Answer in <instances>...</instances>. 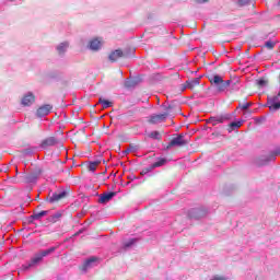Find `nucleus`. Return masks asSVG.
Listing matches in <instances>:
<instances>
[{"instance_id":"1","label":"nucleus","mask_w":280,"mask_h":280,"mask_svg":"<svg viewBox=\"0 0 280 280\" xmlns=\"http://www.w3.org/2000/svg\"><path fill=\"white\" fill-rule=\"evenodd\" d=\"M51 253H56V247H50L48 249H43L33 255L31 260L24 265H22V270H30L31 268H36L39 264H43V259L51 255Z\"/></svg>"},{"instance_id":"2","label":"nucleus","mask_w":280,"mask_h":280,"mask_svg":"<svg viewBox=\"0 0 280 280\" xmlns=\"http://www.w3.org/2000/svg\"><path fill=\"white\" fill-rule=\"evenodd\" d=\"M135 55V48H126L125 50L116 49L108 55L109 62H117L119 58H131Z\"/></svg>"},{"instance_id":"3","label":"nucleus","mask_w":280,"mask_h":280,"mask_svg":"<svg viewBox=\"0 0 280 280\" xmlns=\"http://www.w3.org/2000/svg\"><path fill=\"white\" fill-rule=\"evenodd\" d=\"M211 84H213L219 93H224L229 86H231V80L224 81L219 74H214L210 78Z\"/></svg>"},{"instance_id":"4","label":"nucleus","mask_w":280,"mask_h":280,"mask_svg":"<svg viewBox=\"0 0 280 280\" xmlns=\"http://www.w3.org/2000/svg\"><path fill=\"white\" fill-rule=\"evenodd\" d=\"M279 154H280V147H277L273 151L269 152L268 155H262L258 158L256 163L259 167H264V165H268V163H272V161H276Z\"/></svg>"},{"instance_id":"5","label":"nucleus","mask_w":280,"mask_h":280,"mask_svg":"<svg viewBox=\"0 0 280 280\" xmlns=\"http://www.w3.org/2000/svg\"><path fill=\"white\" fill-rule=\"evenodd\" d=\"M209 211L205 208H192L188 211L187 218L188 220H200L202 218H207Z\"/></svg>"},{"instance_id":"6","label":"nucleus","mask_w":280,"mask_h":280,"mask_svg":"<svg viewBox=\"0 0 280 280\" xmlns=\"http://www.w3.org/2000/svg\"><path fill=\"white\" fill-rule=\"evenodd\" d=\"M189 141L185 140V133H179L171 140L165 150H170L171 148H183V145H187Z\"/></svg>"},{"instance_id":"7","label":"nucleus","mask_w":280,"mask_h":280,"mask_svg":"<svg viewBox=\"0 0 280 280\" xmlns=\"http://www.w3.org/2000/svg\"><path fill=\"white\" fill-rule=\"evenodd\" d=\"M165 163H167V159L161 158L158 162L143 168L140 174H141V176H145V175L150 174V172H152V170H156V167H163V165H165Z\"/></svg>"},{"instance_id":"8","label":"nucleus","mask_w":280,"mask_h":280,"mask_svg":"<svg viewBox=\"0 0 280 280\" xmlns=\"http://www.w3.org/2000/svg\"><path fill=\"white\" fill-rule=\"evenodd\" d=\"M280 95H276L272 97H269L267 100V106L271 113H277V110H280V101H279Z\"/></svg>"},{"instance_id":"9","label":"nucleus","mask_w":280,"mask_h":280,"mask_svg":"<svg viewBox=\"0 0 280 280\" xmlns=\"http://www.w3.org/2000/svg\"><path fill=\"white\" fill-rule=\"evenodd\" d=\"M230 119H232L231 114H225L223 116H213L207 120V124H211L212 126H218V124H224V121H229Z\"/></svg>"},{"instance_id":"10","label":"nucleus","mask_w":280,"mask_h":280,"mask_svg":"<svg viewBox=\"0 0 280 280\" xmlns=\"http://www.w3.org/2000/svg\"><path fill=\"white\" fill-rule=\"evenodd\" d=\"M40 174H43V168H37L33 173L25 175L24 180L28 185H32L38 180V178L40 177Z\"/></svg>"},{"instance_id":"11","label":"nucleus","mask_w":280,"mask_h":280,"mask_svg":"<svg viewBox=\"0 0 280 280\" xmlns=\"http://www.w3.org/2000/svg\"><path fill=\"white\" fill-rule=\"evenodd\" d=\"M62 198H67V190L56 191L52 194H49L48 202L54 205V202H58L62 200Z\"/></svg>"},{"instance_id":"12","label":"nucleus","mask_w":280,"mask_h":280,"mask_svg":"<svg viewBox=\"0 0 280 280\" xmlns=\"http://www.w3.org/2000/svg\"><path fill=\"white\" fill-rule=\"evenodd\" d=\"M52 109H54V106H51L50 104H45L36 110V117H39V118L47 117V115H49Z\"/></svg>"},{"instance_id":"13","label":"nucleus","mask_w":280,"mask_h":280,"mask_svg":"<svg viewBox=\"0 0 280 280\" xmlns=\"http://www.w3.org/2000/svg\"><path fill=\"white\" fill-rule=\"evenodd\" d=\"M52 145H58V138L48 137L44 139L39 144V148H42V150H47V148H52Z\"/></svg>"},{"instance_id":"14","label":"nucleus","mask_w":280,"mask_h":280,"mask_svg":"<svg viewBox=\"0 0 280 280\" xmlns=\"http://www.w3.org/2000/svg\"><path fill=\"white\" fill-rule=\"evenodd\" d=\"M167 119V113L153 114L150 116L149 124H163Z\"/></svg>"},{"instance_id":"15","label":"nucleus","mask_w":280,"mask_h":280,"mask_svg":"<svg viewBox=\"0 0 280 280\" xmlns=\"http://www.w3.org/2000/svg\"><path fill=\"white\" fill-rule=\"evenodd\" d=\"M116 196H117V192L115 191L104 192L100 196L98 202L101 205H106V202H110V200H113L114 197Z\"/></svg>"},{"instance_id":"16","label":"nucleus","mask_w":280,"mask_h":280,"mask_svg":"<svg viewBox=\"0 0 280 280\" xmlns=\"http://www.w3.org/2000/svg\"><path fill=\"white\" fill-rule=\"evenodd\" d=\"M34 102H36V96H34V93L28 92L23 96L21 104L22 106H32Z\"/></svg>"},{"instance_id":"17","label":"nucleus","mask_w":280,"mask_h":280,"mask_svg":"<svg viewBox=\"0 0 280 280\" xmlns=\"http://www.w3.org/2000/svg\"><path fill=\"white\" fill-rule=\"evenodd\" d=\"M88 47L91 51H100L102 49V40L98 38L91 39Z\"/></svg>"},{"instance_id":"18","label":"nucleus","mask_w":280,"mask_h":280,"mask_svg":"<svg viewBox=\"0 0 280 280\" xmlns=\"http://www.w3.org/2000/svg\"><path fill=\"white\" fill-rule=\"evenodd\" d=\"M67 49H69V42H62L56 46V51L58 56H65L67 54Z\"/></svg>"},{"instance_id":"19","label":"nucleus","mask_w":280,"mask_h":280,"mask_svg":"<svg viewBox=\"0 0 280 280\" xmlns=\"http://www.w3.org/2000/svg\"><path fill=\"white\" fill-rule=\"evenodd\" d=\"M97 262V257H91L89 259L85 260V262L83 264V272H86L89 270V268H93V266H95V264Z\"/></svg>"},{"instance_id":"20","label":"nucleus","mask_w":280,"mask_h":280,"mask_svg":"<svg viewBox=\"0 0 280 280\" xmlns=\"http://www.w3.org/2000/svg\"><path fill=\"white\" fill-rule=\"evenodd\" d=\"M139 82H141V78H139V77L129 79V80L125 81V86H126V89H135V86H137V84H139Z\"/></svg>"},{"instance_id":"21","label":"nucleus","mask_w":280,"mask_h":280,"mask_svg":"<svg viewBox=\"0 0 280 280\" xmlns=\"http://www.w3.org/2000/svg\"><path fill=\"white\" fill-rule=\"evenodd\" d=\"M48 214H49L48 210H43V211H40V212H34V213L30 217V219H31V220H40V219L45 218V215H48Z\"/></svg>"},{"instance_id":"22","label":"nucleus","mask_w":280,"mask_h":280,"mask_svg":"<svg viewBox=\"0 0 280 280\" xmlns=\"http://www.w3.org/2000/svg\"><path fill=\"white\" fill-rule=\"evenodd\" d=\"M49 80H61L62 73L59 70H51L48 72Z\"/></svg>"},{"instance_id":"23","label":"nucleus","mask_w":280,"mask_h":280,"mask_svg":"<svg viewBox=\"0 0 280 280\" xmlns=\"http://www.w3.org/2000/svg\"><path fill=\"white\" fill-rule=\"evenodd\" d=\"M137 242H139V238H129V241L122 244V249L128 250V248H132Z\"/></svg>"},{"instance_id":"24","label":"nucleus","mask_w":280,"mask_h":280,"mask_svg":"<svg viewBox=\"0 0 280 280\" xmlns=\"http://www.w3.org/2000/svg\"><path fill=\"white\" fill-rule=\"evenodd\" d=\"M198 84H200V79L199 78H195L192 80H188L186 81V89H194L195 86H198Z\"/></svg>"},{"instance_id":"25","label":"nucleus","mask_w":280,"mask_h":280,"mask_svg":"<svg viewBox=\"0 0 280 280\" xmlns=\"http://www.w3.org/2000/svg\"><path fill=\"white\" fill-rule=\"evenodd\" d=\"M242 124H244V120H238V121H232L230 124V129L229 132H233V130H237L238 128H242Z\"/></svg>"},{"instance_id":"26","label":"nucleus","mask_w":280,"mask_h":280,"mask_svg":"<svg viewBox=\"0 0 280 280\" xmlns=\"http://www.w3.org/2000/svg\"><path fill=\"white\" fill-rule=\"evenodd\" d=\"M98 104H102L103 108H110V106H113V102L106 101L104 98H100Z\"/></svg>"},{"instance_id":"27","label":"nucleus","mask_w":280,"mask_h":280,"mask_svg":"<svg viewBox=\"0 0 280 280\" xmlns=\"http://www.w3.org/2000/svg\"><path fill=\"white\" fill-rule=\"evenodd\" d=\"M149 138L154 139L155 141H161V133L159 131H151Z\"/></svg>"},{"instance_id":"28","label":"nucleus","mask_w":280,"mask_h":280,"mask_svg":"<svg viewBox=\"0 0 280 280\" xmlns=\"http://www.w3.org/2000/svg\"><path fill=\"white\" fill-rule=\"evenodd\" d=\"M62 218L61 212H56L55 214L50 215V222H58Z\"/></svg>"},{"instance_id":"29","label":"nucleus","mask_w":280,"mask_h":280,"mask_svg":"<svg viewBox=\"0 0 280 280\" xmlns=\"http://www.w3.org/2000/svg\"><path fill=\"white\" fill-rule=\"evenodd\" d=\"M98 164H100V161L90 162L89 171L90 172H95V170L97 168Z\"/></svg>"},{"instance_id":"30","label":"nucleus","mask_w":280,"mask_h":280,"mask_svg":"<svg viewBox=\"0 0 280 280\" xmlns=\"http://www.w3.org/2000/svg\"><path fill=\"white\" fill-rule=\"evenodd\" d=\"M23 156H32L34 154V149L27 148L22 151Z\"/></svg>"},{"instance_id":"31","label":"nucleus","mask_w":280,"mask_h":280,"mask_svg":"<svg viewBox=\"0 0 280 280\" xmlns=\"http://www.w3.org/2000/svg\"><path fill=\"white\" fill-rule=\"evenodd\" d=\"M253 0H237V3L241 8H244V5H250V2Z\"/></svg>"},{"instance_id":"32","label":"nucleus","mask_w":280,"mask_h":280,"mask_svg":"<svg viewBox=\"0 0 280 280\" xmlns=\"http://www.w3.org/2000/svg\"><path fill=\"white\" fill-rule=\"evenodd\" d=\"M275 45H277V43H275L272 40H267L265 43V47H267V49H275Z\"/></svg>"},{"instance_id":"33","label":"nucleus","mask_w":280,"mask_h":280,"mask_svg":"<svg viewBox=\"0 0 280 280\" xmlns=\"http://www.w3.org/2000/svg\"><path fill=\"white\" fill-rule=\"evenodd\" d=\"M250 106H253V103H245V104H240L238 108H241L242 110H248V108H250Z\"/></svg>"},{"instance_id":"34","label":"nucleus","mask_w":280,"mask_h":280,"mask_svg":"<svg viewBox=\"0 0 280 280\" xmlns=\"http://www.w3.org/2000/svg\"><path fill=\"white\" fill-rule=\"evenodd\" d=\"M210 280H228L224 276H213Z\"/></svg>"},{"instance_id":"35","label":"nucleus","mask_w":280,"mask_h":280,"mask_svg":"<svg viewBox=\"0 0 280 280\" xmlns=\"http://www.w3.org/2000/svg\"><path fill=\"white\" fill-rule=\"evenodd\" d=\"M128 180L130 182L139 180V177H137L135 174H131L128 176Z\"/></svg>"},{"instance_id":"36","label":"nucleus","mask_w":280,"mask_h":280,"mask_svg":"<svg viewBox=\"0 0 280 280\" xmlns=\"http://www.w3.org/2000/svg\"><path fill=\"white\" fill-rule=\"evenodd\" d=\"M267 82L264 79L258 80V86H266Z\"/></svg>"},{"instance_id":"37","label":"nucleus","mask_w":280,"mask_h":280,"mask_svg":"<svg viewBox=\"0 0 280 280\" xmlns=\"http://www.w3.org/2000/svg\"><path fill=\"white\" fill-rule=\"evenodd\" d=\"M208 1H209V0H195L196 3H200V4H202V3H208Z\"/></svg>"},{"instance_id":"38","label":"nucleus","mask_w":280,"mask_h":280,"mask_svg":"<svg viewBox=\"0 0 280 280\" xmlns=\"http://www.w3.org/2000/svg\"><path fill=\"white\" fill-rule=\"evenodd\" d=\"M256 121H261V118H257Z\"/></svg>"},{"instance_id":"39","label":"nucleus","mask_w":280,"mask_h":280,"mask_svg":"<svg viewBox=\"0 0 280 280\" xmlns=\"http://www.w3.org/2000/svg\"><path fill=\"white\" fill-rule=\"evenodd\" d=\"M80 233H82V231H79V232H78V235H80Z\"/></svg>"},{"instance_id":"40","label":"nucleus","mask_w":280,"mask_h":280,"mask_svg":"<svg viewBox=\"0 0 280 280\" xmlns=\"http://www.w3.org/2000/svg\"><path fill=\"white\" fill-rule=\"evenodd\" d=\"M127 185H130V182H128Z\"/></svg>"}]
</instances>
